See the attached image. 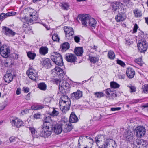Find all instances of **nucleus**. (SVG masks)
Listing matches in <instances>:
<instances>
[{"mask_svg": "<svg viewBox=\"0 0 148 148\" xmlns=\"http://www.w3.org/2000/svg\"><path fill=\"white\" fill-rule=\"evenodd\" d=\"M95 141L99 148H110L114 146L115 143L113 140L106 138L102 136L96 137Z\"/></svg>", "mask_w": 148, "mask_h": 148, "instance_id": "nucleus-1", "label": "nucleus"}, {"mask_svg": "<svg viewBox=\"0 0 148 148\" xmlns=\"http://www.w3.org/2000/svg\"><path fill=\"white\" fill-rule=\"evenodd\" d=\"M59 104L60 109L63 112H65L69 110L71 102L67 96L64 95L61 97Z\"/></svg>", "mask_w": 148, "mask_h": 148, "instance_id": "nucleus-2", "label": "nucleus"}, {"mask_svg": "<svg viewBox=\"0 0 148 148\" xmlns=\"http://www.w3.org/2000/svg\"><path fill=\"white\" fill-rule=\"evenodd\" d=\"M51 58L56 65L60 66L63 65L62 57L59 53L56 52L51 53Z\"/></svg>", "mask_w": 148, "mask_h": 148, "instance_id": "nucleus-3", "label": "nucleus"}, {"mask_svg": "<svg viewBox=\"0 0 148 148\" xmlns=\"http://www.w3.org/2000/svg\"><path fill=\"white\" fill-rule=\"evenodd\" d=\"M57 83L59 84V89L61 93L64 94L65 92V90L69 88L70 85L69 83L64 80H58Z\"/></svg>", "mask_w": 148, "mask_h": 148, "instance_id": "nucleus-4", "label": "nucleus"}, {"mask_svg": "<svg viewBox=\"0 0 148 148\" xmlns=\"http://www.w3.org/2000/svg\"><path fill=\"white\" fill-rule=\"evenodd\" d=\"M125 6L120 2H115L112 5V10L119 13H124Z\"/></svg>", "mask_w": 148, "mask_h": 148, "instance_id": "nucleus-5", "label": "nucleus"}, {"mask_svg": "<svg viewBox=\"0 0 148 148\" xmlns=\"http://www.w3.org/2000/svg\"><path fill=\"white\" fill-rule=\"evenodd\" d=\"M148 44L145 40H141L138 41L137 47L138 50L141 52H144L148 47Z\"/></svg>", "mask_w": 148, "mask_h": 148, "instance_id": "nucleus-6", "label": "nucleus"}, {"mask_svg": "<svg viewBox=\"0 0 148 148\" xmlns=\"http://www.w3.org/2000/svg\"><path fill=\"white\" fill-rule=\"evenodd\" d=\"M133 145L137 148H146V143L145 141L142 139H137L134 141Z\"/></svg>", "mask_w": 148, "mask_h": 148, "instance_id": "nucleus-7", "label": "nucleus"}, {"mask_svg": "<svg viewBox=\"0 0 148 148\" xmlns=\"http://www.w3.org/2000/svg\"><path fill=\"white\" fill-rule=\"evenodd\" d=\"M61 125H62V131L65 132H69L72 129L71 123L69 121H61Z\"/></svg>", "mask_w": 148, "mask_h": 148, "instance_id": "nucleus-8", "label": "nucleus"}, {"mask_svg": "<svg viewBox=\"0 0 148 148\" xmlns=\"http://www.w3.org/2000/svg\"><path fill=\"white\" fill-rule=\"evenodd\" d=\"M26 74L31 79L35 81L37 79V73L32 68H30L26 72Z\"/></svg>", "mask_w": 148, "mask_h": 148, "instance_id": "nucleus-9", "label": "nucleus"}, {"mask_svg": "<svg viewBox=\"0 0 148 148\" xmlns=\"http://www.w3.org/2000/svg\"><path fill=\"white\" fill-rule=\"evenodd\" d=\"M52 128H49L47 125L46 126H45L42 128L40 136L44 137L49 136L52 133Z\"/></svg>", "mask_w": 148, "mask_h": 148, "instance_id": "nucleus-10", "label": "nucleus"}, {"mask_svg": "<svg viewBox=\"0 0 148 148\" xmlns=\"http://www.w3.org/2000/svg\"><path fill=\"white\" fill-rule=\"evenodd\" d=\"M10 49L5 45H2L0 48V53L1 55L3 57L7 58L10 55Z\"/></svg>", "mask_w": 148, "mask_h": 148, "instance_id": "nucleus-11", "label": "nucleus"}, {"mask_svg": "<svg viewBox=\"0 0 148 148\" xmlns=\"http://www.w3.org/2000/svg\"><path fill=\"white\" fill-rule=\"evenodd\" d=\"M90 18V16L87 14L79 16V18L81 21L82 25L85 27L88 26Z\"/></svg>", "mask_w": 148, "mask_h": 148, "instance_id": "nucleus-12", "label": "nucleus"}, {"mask_svg": "<svg viewBox=\"0 0 148 148\" xmlns=\"http://www.w3.org/2000/svg\"><path fill=\"white\" fill-rule=\"evenodd\" d=\"M145 132V129L143 126H138L135 129L136 136L138 137L143 136Z\"/></svg>", "mask_w": 148, "mask_h": 148, "instance_id": "nucleus-13", "label": "nucleus"}, {"mask_svg": "<svg viewBox=\"0 0 148 148\" xmlns=\"http://www.w3.org/2000/svg\"><path fill=\"white\" fill-rule=\"evenodd\" d=\"M54 132L57 134L61 133L62 128V125H61V122L60 123H56V122H54L52 125Z\"/></svg>", "mask_w": 148, "mask_h": 148, "instance_id": "nucleus-14", "label": "nucleus"}, {"mask_svg": "<svg viewBox=\"0 0 148 148\" xmlns=\"http://www.w3.org/2000/svg\"><path fill=\"white\" fill-rule=\"evenodd\" d=\"M115 90L112 88L107 89L105 90L106 97L109 99H113L117 96L116 94L114 93Z\"/></svg>", "mask_w": 148, "mask_h": 148, "instance_id": "nucleus-15", "label": "nucleus"}, {"mask_svg": "<svg viewBox=\"0 0 148 148\" xmlns=\"http://www.w3.org/2000/svg\"><path fill=\"white\" fill-rule=\"evenodd\" d=\"M11 124L16 126L17 127H19L23 124V122L20 119L18 118H13L10 121Z\"/></svg>", "mask_w": 148, "mask_h": 148, "instance_id": "nucleus-16", "label": "nucleus"}, {"mask_svg": "<svg viewBox=\"0 0 148 148\" xmlns=\"http://www.w3.org/2000/svg\"><path fill=\"white\" fill-rule=\"evenodd\" d=\"M52 73L54 75L60 76H63L64 74L63 70L58 67H56L53 69L52 70Z\"/></svg>", "mask_w": 148, "mask_h": 148, "instance_id": "nucleus-17", "label": "nucleus"}, {"mask_svg": "<svg viewBox=\"0 0 148 148\" xmlns=\"http://www.w3.org/2000/svg\"><path fill=\"white\" fill-rule=\"evenodd\" d=\"M64 29L66 37H71L74 34V32L73 29L70 27L65 26Z\"/></svg>", "mask_w": 148, "mask_h": 148, "instance_id": "nucleus-18", "label": "nucleus"}, {"mask_svg": "<svg viewBox=\"0 0 148 148\" xmlns=\"http://www.w3.org/2000/svg\"><path fill=\"white\" fill-rule=\"evenodd\" d=\"M2 30L5 34L9 36H14L15 34V32L6 27H2Z\"/></svg>", "mask_w": 148, "mask_h": 148, "instance_id": "nucleus-19", "label": "nucleus"}, {"mask_svg": "<svg viewBox=\"0 0 148 148\" xmlns=\"http://www.w3.org/2000/svg\"><path fill=\"white\" fill-rule=\"evenodd\" d=\"M16 14V12L14 11L8 12L6 14L3 13H2L0 15V18L1 19V21H2L8 17L14 16Z\"/></svg>", "mask_w": 148, "mask_h": 148, "instance_id": "nucleus-20", "label": "nucleus"}, {"mask_svg": "<svg viewBox=\"0 0 148 148\" xmlns=\"http://www.w3.org/2000/svg\"><path fill=\"white\" fill-rule=\"evenodd\" d=\"M32 14H30V18L29 19V22L30 23L34 22L36 21L38 18L37 14L36 13V12L33 10H32Z\"/></svg>", "mask_w": 148, "mask_h": 148, "instance_id": "nucleus-21", "label": "nucleus"}, {"mask_svg": "<svg viewBox=\"0 0 148 148\" xmlns=\"http://www.w3.org/2000/svg\"><path fill=\"white\" fill-rule=\"evenodd\" d=\"M65 58L67 61L71 62H74L76 59V56L74 54L71 53L67 54Z\"/></svg>", "mask_w": 148, "mask_h": 148, "instance_id": "nucleus-22", "label": "nucleus"}, {"mask_svg": "<svg viewBox=\"0 0 148 148\" xmlns=\"http://www.w3.org/2000/svg\"><path fill=\"white\" fill-rule=\"evenodd\" d=\"M82 95V92L79 90L74 92L71 94V97L74 99H78L81 97Z\"/></svg>", "mask_w": 148, "mask_h": 148, "instance_id": "nucleus-23", "label": "nucleus"}, {"mask_svg": "<svg viewBox=\"0 0 148 148\" xmlns=\"http://www.w3.org/2000/svg\"><path fill=\"white\" fill-rule=\"evenodd\" d=\"M124 13H119V14L115 16V19L117 22L123 21L125 19V17L124 15Z\"/></svg>", "mask_w": 148, "mask_h": 148, "instance_id": "nucleus-24", "label": "nucleus"}, {"mask_svg": "<svg viewBox=\"0 0 148 148\" xmlns=\"http://www.w3.org/2000/svg\"><path fill=\"white\" fill-rule=\"evenodd\" d=\"M126 73L127 76L130 78L134 77L135 75V71L131 68H128L126 71Z\"/></svg>", "mask_w": 148, "mask_h": 148, "instance_id": "nucleus-25", "label": "nucleus"}, {"mask_svg": "<svg viewBox=\"0 0 148 148\" xmlns=\"http://www.w3.org/2000/svg\"><path fill=\"white\" fill-rule=\"evenodd\" d=\"M4 79L5 82L9 83L12 80L13 75L10 73L6 74L5 75Z\"/></svg>", "mask_w": 148, "mask_h": 148, "instance_id": "nucleus-26", "label": "nucleus"}, {"mask_svg": "<svg viewBox=\"0 0 148 148\" xmlns=\"http://www.w3.org/2000/svg\"><path fill=\"white\" fill-rule=\"evenodd\" d=\"M78 119L76 115L73 112H72L71 114L70 118V122L75 123L77 122Z\"/></svg>", "mask_w": 148, "mask_h": 148, "instance_id": "nucleus-27", "label": "nucleus"}, {"mask_svg": "<svg viewBox=\"0 0 148 148\" xmlns=\"http://www.w3.org/2000/svg\"><path fill=\"white\" fill-rule=\"evenodd\" d=\"M75 53L78 56H81L82 55L83 50L81 47H77L75 49Z\"/></svg>", "mask_w": 148, "mask_h": 148, "instance_id": "nucleus-28", "label": "nucleus"}, {"mask_svg": "<svg viewBox=\"0 0 148 148\" xmlns=\"http://www.w3.org/2000/svg\"><path fill=\"white\" fill-rule=\"evenodd\" d=\"M48 49L46 47H42L39 49V53L40 54L45 55L48 52Z\"/></svg>", "mask_w": 148, "mask_h": 148, "instance_id": "nucleus-29", "label": "nucleus"}, {"mask_svg": "<svg viewBox=\"0 0 148 148\" xmlns=\"http://www.w3.org/2000/svg\"><path fill=\"white\" fill-rule=\"evenodd\" d=\"M96 24V21L93 18H90L88 25L91 27H95Z\"/></svg>", "mask_w": 148, "mask_h": 148, "instance_id": "nucleus-30", "label": "nucleus"}, {"mask_svg": "<svg viewBox=\"0 0 148 148\" xmlns=\"http://www.w3.org/2000/svg\"><path fill=\"white\" fill-rule=\"evenodd\" d=\"M69 48V45L68 42L63 43L61 46L62 51H65Z\"/></svg>", "mask_w": 148, "mask_h": 148, "instance_id": "nucleus-31", "label": "nucleus"}, {"mask_svg": "<svg viewBox=\"0 0 148 148\" xmlns=\"http://www.w3.org/2000/svg\"><path fill=\"white\" fill-rule=\"evenodd\" d=\"M44 108L43 105H33L31 107V108L32 110H40Z\"/></svg>", "mask_w": 148, "mask_h": 148, "instance_id": "nucleus-32", "label": "nucleus"}, {"mask_svg": "<svg viewBox=\"0 0 148 148\" xmlns=\"http://www.w3.org/2000/svg\"><path fill=\"white\" fill-rule=\"evenodd\" d=\"M89 59L90 62L93 63H95L99 60V57L98 56H90Z\"/></svg>", "mask_w": 148, "mask_h": 148, "instance_id": "nucleus-33", "label": "nucleus"}, {"mask_svg": "<svg viewBox=\"0 0 148 148\" xmlns=\"http://www.w3.org/2000/svg\"><path fill=\"white\" fill-rule=\"evenodd\" d=\"M43 64L46 67H49L51 65L50 60L47 58L44 59L43 61Z\"/></svg>", "mask_w": 148, "mask_h": 148, "instance_id": "nucleus-34", "label": "nucleus"}, {"mask_svg": "<svg viewBox=\"0 0 148 148\" xmlns=\"http://www.w3.org/2000/svg\"><path fill=\"white\" fill-rule=\"evenodd\" d=\"M110 86L111 88H119L120 85L118 83L114 81L111 82L110 83Z\"/></svg>", "mask_w": 148, "mask_h": 148, "instance_id": "nucleus-35", "label": "nucleus"}, {"mask_svg": "<svg viewBox=\"0 0 148 148\" xmlns=\"http://www.w3.org/2000/svg\"><path fill=\"white\" fill-rule=\"evenodd\" d=\"M39 88L42 90H45L46 89L47 86L44 83H41L38 85Z\"/></svg>", "mask_w": 148, "mask_h": 148, "instance_id": "nucleus-36", "label": "nucleus"}, {"mask_svg": "<svg viewBox=\"0 0 148 148\" xmlns=\"http://www.w3.org/2000/svg\"><path fill=\"white\" fill-rule=\"evenodd\" d=\"M52 110L51 112H50L49 114L51 116H57L59 114V112L54 109H52Z\"/></svg>", "mask_w": 148, "mask_h": 148, "instance_id": "nucleus-37", "label": "nucleus"}, {"mask_svg": "<svg viewBox=\"0 0 148 148\" xmlns=\"http://www.w3.org/2000/svg\"><path fill=\"white\" fill-rule=\"evenodd\" d=\"M27 54L28 57L30 59L32 60H34L36 56V54L35 53L30 51L27 52Z\"/></svg>", "mask_w": 148, "mask_h": 148, "instance_id": "nucleus-38", "label": "nucleus"}, {"mask_svg": "<svg viewBox=\"0 0 148 148\" xmlns=\"http://www.w3.org/2000/svg\"><path fill=\"white\" fill-rule=\"evenodd\" d=\"M95 97L97 98H100L104 96V94L102 92H95L94 94Z\"/></svg>", "mask_w": 148, "mask_h": 148, "instance_id": "nucleus-39", "label": "nucleus"}, {"mask_svg": "<svg viewBox=\"0 0 148 148\" xmlns=\"http://www.w3.org/2000/svg\"><path fill=\"white\" fill-rule=\"evenodd\" d=\"M143 92L148 93V84H146L143 85L142 88Z\"/></svg>", "mask_w": 148, "mask_h": 148, "instance_id": "nucleus-40", "label": "nucleus"}, {"mask_svg": "<svg viewBox=\"0 0 148 148\" xmlns=\"http://www.w3.org/2000/svg\"><path fill=\"white\" fill-rule=\"evenodd\" d=\"M44 121L45 122V123H44V125L45 126V124H46L47 123L52 122L53 121L50 117L49 116H46L45 119Z\"/></svg>", "mask_w": 148, "mask_h": 148, "instance_id": "nucleus-41", "label": "nucleus"}, {"mask_svg": "<svg viewBox=\"0 0 148 148\" xmlns=\"http://www.w3.org/2000/svg\"><path fill=\"white\" fill-rule=\"evenodd\" d=\"M108 56L109 58L111 59H114L115 57L114 52L112 51H110L108 53Z\"/></svg>", "mask_w": 148, "mask_h": 148, "instance_id": "nucleus-42", "label": "nucleus"}, {"mask_svg": "<svg viewBox=\"0 0 148 148\" xmlns=\"http://www.w3.org/2000/svg\"><path fill=\"white\" fill-rule=\"evenodd\" d=\"M123 2L127 7H130L132 5V3L130 0H124Z\"/></svg>", "mask_w": 148, "mask_h": 148, "instance_id": "nucleus-43", "label": "nucleus"}, {"mask_svg": "<svg viewBox=\"0 0 148 148\" xmlns=\"http://www.w3.org/2000/svg\"><path fill=\"white\" fill-rule=\"evenodd\" d=\"M129 134H130V136H128V135H127L125 137L127 140L130 141L133 139V134L131 132H129Z\"/></svg>", "mask_w": 148, "mask_h": 148, "instance_id": "nucleus-44", "label": "nucleus"}, {"mask_svg": "<svg viewBox=\"0 0 148 148\" xmlns=\"http://www.w3.org/2000/svg\"><path fill=\"white\" fill-rule=\"evenodd\" d=\"M134 13L136 17H140L142 16V13L140 11L137 10L134 12Z\"/></svg>", "mask_w": 148, "mask_h": 148, "instance_id": "nucleus-45", "label": "nucleus"}, {"mask_svg": "<svg viewBox=\"0 0 148 148\" xmlns=\"http://www.w3.org/2000/svg\"><path fill=\"white\" fill-rule=\"evenodd\" d=\"M10 140L11 142H14L15 143L18 142L19 141V139L17 138L12 136L10 138Z\"/></svg>", "mask_w": 148, "mask_h": 148, "instance_id": "nucleus-46", "label": "nucleus"}, {"mask_svg": "<svg viewBox=\"0 0 148 148\" xmlns=\"http://www.w3.org/2000/svg\"><path fill=\"white\" fill-rule=\"evenodd\" d=\"M62 8L64 10H68L69 5L68 3H62Z\"/></svg>", "mask_w": 148, "mask_h": 148, "instance_id": "nucleus-47", "label": "nucleus"}, {"mask_svg": "<svg viewBox=\"0 0 148 148\" xmlns=\"http://www.w3.org/2000/svg\"><path fill=\"white\" fill-rule=\"evenodd\" d=\"M42 116V114L40 113H38L35 114L33 115V117L35 119H39L41 118Z\"/></svg>", "mask_w": 148, "mask_h": 148, "instance_id": "nucleus-48", "label": "nucleus"}, {"mask_svg": "<svg viewBox=\"0 0 148 148\" xmlns=\"http://www.w3.org/2000/svg\"><path fill=\"white\" fill-rule=\"evenodd\" d=\"M52 39L54 41H59V38L58 35L56 34H53L52 36Z\"/></svg>", "mask_w": 148, "mask_h": 148, "instance_id": "nucleus-49", "label": "nucleus"}, {"mask_svg": "<svg viewBox=\"0 0 148 148\" xmlns=\"http://www.w3.org/2000/svg\"><path fill=\"white\" fill-rule=\"evenodd\" d=\"M135 62L140 65H141L142 63V59L141 58L136 59L135 60Z\"/></svg>", "mask_w": 148, "mask_h": 148, "instance_id": "nucleus-50", "label": "nucleus"}, {"mask_svg": "<svg viewBox=\"0 0 148 148\" xmlns=\"http://www.w3.org/2000/svg\"><path fill=\"white\" fill-rule=\"evenodd\" d=\"M29 130L31 131L32 134L33 136L34 135H35L36 133V130L33 127H30L29 128Z\"/></svg>", "mask_w": 148, "mask_h": 148, "instance_id": "nucleus-51", "label": "nucleus"}, {"mask_svg": "<svg viewBox=\"0 0 148 148\" xmlns=\"http://www.w3.org/2000/svg\"><path fill=\"white\" fill-rule=\"evenodd\" d=\"M128 87L130 88V90L131 92H134L136 91V89L134 86H129Z\"/></svg>", "mask_w": 148, "mask_h": 148, "instance_id": "nucleus-52", "label": "nucleus"}, {"mask_svg": "<svg viewBox=\"0 0 148 148\" xmlns=\"http://www.w3.org/2000/svg\"><path fill=\"white\" fill-rule=\"evenodd\" d=\"M117 63L123 67L125 66V64L123 61L119 60H117Z\"/></svg>", "mask_w": 148, "mask_h": 148, "instance_id": "nucleus-53", "label": "nucleus"}, {"mask_svg": "<svg viewBox=\"0 0 148 148\" xmlns=\"http://www.w3.org/2000/svg\"><path fill=\"white\" fill-rule=\"evenodd\" d=\"M143 110L145 111H148V103L143 106Z\"/></svg>", "mask_w": 148, "mask_h": 148, "instance_id": "nucleus-54", "label": "nucleus"}, {"mask_svg": "<svg viewBox=\"0 0 148 148\" xmlns=\"http://www.w3.org/2000/svg\"><path fill=\"white\" fill-rule=\"evenodd\" d=\"M121 109V108L120 107L116 108H111V110L112 111H115L119 110Z\"/></svg>", "mask_w": 148, "mask_h": 148, "instance_id": "nucleus-55", "label": "nucleus"}, {"mask_svg": "<svg viewBox=\"0 0 148 148\" xmlns=\"http://www.w3.org/2000/svg\"><path fill=\"white\" fill-rule=\"evenodd\" d=\"M10 60L9 59L8 62H6L5 63V66H10L12 64L13 62H11L10 61Z\"/></svg>", "mask_w": 148, "mask_h": 148, "instance_id": "nucleus-56", "label": "nucleus"}, {"mask_svg": "<svg viewBox=\"0 0 148 148\" xmlns=\"http://www.w3.org/2000/svg\"><path fill=\"white\" fill-rule=\"evenodd\" d=\"M23 91L25 93H27L29 91V89L28 87H23Z\"/></svg>", "mask_w": 148, "mask_h": 148, "instance_id": "nucleus-57", "label": "nucleus"}, {"mask_svg": "<svg viewBox=\"0 0 148 148\" xmlns=\"http://www.w3.org/2000/svg\"><path fill=\"white\" fill-rule=\"evenodd\" d=\"M138 28V27L137 25L136 24L134 27L133 28V32L134 33L136 32L137 29Z\"/></svg>", "mask_w": 148, "mask_h": 148, "instance_id": "nucleus-58", "label": "nucleus"}, {"mask_svg": "<svg viewBox=\"0 0 148 148\" xmlns=\"http://www.w3.org/2000/svg\"><path fill=\"white\" fill-rule=\"evenodd\" d=\"M74 39L75 41L77 43H78L79 42L80 38L78 36H75L74 37Z\"/></svg>", "mask_w": 148, "mask_h": 148, "instance_id": "nucleus-59", "label": "nucleus"}, {"mask_svg": "<svg viewBox=\"0 0 148 148\" xmlns=\"http://www.w3.org/2000/svg\"><path fill=\"white\" fill-rule=\"evenodd\" d=\"M29 112V110L28 109L24 110H22L21 113L23 114H27Z\"/></svg>", "mask_w": 148, "mask_h": 148, "instance_id": "nucleus-60", "label": "nucleus"}, {"mask_svg": "<svg viewBox=\"0 0 148 148\" xmlns=\"http://www.w3.org/2000/svg\"><path fill=\"white\" fill-rule=\"evenodd\" d=\"M7 105V103L5 102V104L0 107V110L1 111L3 110Z\"/></svg>", "mask_w": 148, "mask_h": 148, "instance_id": "nucleus-61", "label": "nucleus"}, {"mask_svg": "<svg viewBox=\"0 0 148 148\" xmlns=\"http://www.w3.org/2000/svg\"><path fill=\"white\" fill-rule=\"evenodd\" d=\"M21 92V89L20 88H18L16 91V94L17 95H20Z\"/></svg>", "mask_w": 148, "mask_h": 148, "instance_id": "nucleus-62", "label": "nucleus"}, {"mask_svg": "<svg viewBox=\"0 0 148 148\" xmlns=\"http://www.w3.org/2000/svg\"><path fill=\"white\" fill-rule=\"evenodd\" d=\"M30 93H29L25 97V99H26L27 100H28L30 99Z\"/></svg>", "mask_w": 148, "mask_h": 148, "instance_id": "nucleus-63", "label": "nucleus"}, {"mask_svg": "<svg viewBox=\"0 0 148 148\" xmlns=\"http://www.w3.org/2000/svg\"><path fill=\"white\" fill-rule=\"evenodd\" d=\"M129 132H131V131L130 130H126L125 133V137H126V136H127V135H128V136H130V134H129Z\"/></svg>", "mask_w": 148, "mask_h": 148, "instance_id": "nucleus-64", "label": "nucleus"}]
</instances>
